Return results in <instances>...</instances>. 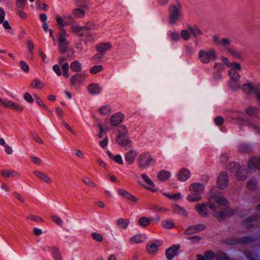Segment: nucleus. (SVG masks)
I'll return each instance as SVG.
<instances>
[{"label": "nucleus", "instance_id": "nucleus-1", "mask_svg": "<svg viewBox=\"0 0 260 260\" xmlns=\"http://www.w3.org/2000/svg\"><path fill=\"white\" fill-rule=\"evenodd\" d=\"M217 187H213L210 191V195L208 197V203L198 204L195 209L197 212L202 216H206L209 213V208L213 212V215L219 221L223 220L225 217L230 216L234 214V211L228 207V200L217 193Z\"/></svg>", "mask_w": 260, "mask_h": 260}, {"label": "nucleus", "instance_id": "nucleus-2", "mask_svg": "<svg viewBox=\"0 0 260 260\" xmlns=\"http://www.w3.org/2000/svg\"><path fill=\"white\" fill-rule=\"evenodd\" d=\"M222 62L229 68H230L228 72L230 80L229 82V86L233 90L238 89L240 87L239 80L240 76L238 71L241 70L240 64L239 63L229 62L228 59L226 57H221Z\"/></svg>", "mask_w": 260, "mask_h": 260}, {"label": "nucleus", "instance_id": "nucleus-3", "mask_svg": "<svg viewBox=\"0 0 260 260\" xmlns=\"http://www.w3.org/2000/svg\"><path fill=\"white\" fill-rule=\"evenodd\" d=\"M116 143L119 146L127 149L132 147V141L129 136L128 128L121 125L118 128V133L115 139Z\"/></svg>", "mask_w": 260, "mask_h": 260}, {"label": "nucleus", "instance_id": "nucleus-4", "mask_svg": "<svg viewBox=\"0 0 260 260\" xmlns=\"http://www.w3.org/2000/svg\"><path fill=\"white\" fill-rule=\"evenodd\" d=\"M205 186L199 183H193L189 186V194L186 196V200L191 202L200 201L201 194L203 192Z\"/></svg>", "mask_w": 260, "mask_h": 260}, {"label": "nucleus", "instance_id": "nucleus-5", "mask_svg": "<svg viewBox=\"0 0 260 260\" xmlns=\"http://www.w3.org/2000/svg\"><path fill=\"white\" fill-rule=\"evenodd\" d=\"M155 163V160L149 152H142L138 156V165L140 168L146 169Z\"/></svg>", "mask_w": 260, "mask_h": 260}, {"label": "nucleus", "instance_id": "nucleus-6", "mask_svg": "<svg viewBox=\"0 0 260 260\" xmlns=\"http://www.w3.org/2000/svg\"><path fill=\"white\" fill-rule=\"evenodd\" d=\"M182 17V12L180 5H171L169 9V21L171 24H175Z\"/></svg>", "mask_w": 260, "mask_h": 260}, {"label": "nucleus", "instance_id": "nucleus-7", "mask_svg": "<svg viewBox=\"0 0 260 260\" xmlns=\"http://www.w3.org/2000/svg\"><path fill=\"white\" fill-rule=\"evenodd\" d=\"M199 58L203 63H208L212 60L216 58V54L214 50H201L199 52Z\"/></svg>", "mask_w": 260, "mask_h": 260}, {"label": "nucleus", "instance_id": "nucleus-8", "mask_svg": "<svg viewBox=\"0 0 260 260\" xmlns=\"http://www.w3.org/2000/svg\"><path fill=\"white\" fill-rule=\"evenodd\" d=\"M41 249L45 252H49L54 260H62V256L57 247L44 244L41 246Z\"/></svg>", "mask_w": 260, "mask_h": 260}, {"label": "nucleus", "instance_id": "nucleus-9", "mask_svg": "<svg viewBox=\"0 0 260 260\" xmlns=\"http://www.w3.org/2000/svg\"><path fill=\"white\" fill-rule=\"evenodd\" d=\"M94 28V24L92 22H89L83 26H80L78 24H74L71 27V31L79 36H83L84 35V31L85 30L92 29Z\"/></svg>", "mask_w": 260, "mask_h": 260}, {"label": "nucleus", "instance_id": "nucleus-10", "mask_svg": "<svg viewBox=\"0 0 260 260\" xmlns=\"http://www.w3.org/2000/svg\"><path fill=\"white\" fill-rule=\"evenodd\" d=\"M230 169L233 173H235L237 177L239 180H243L246 178L244 170L241 168L240 165L238 163L232 162L230 164Z\"/></svg>", "mask_w": 260, "mask_h": 260}, {"label": "nucleus", "instance_id": "nucleus-11", "mask_svg": "<svg viewBox=\"0 0 260 260\" xmlns=\"http://www.w3.org/2000/svg\"><path fill=\"white\" fill-rule=\"evenodd\" d=\"M87 76L84 72L75 74L70 78V83L73 86H80L83 84Z\"/></svg>", "mask_w": 260, "mask_h": 260}, {"label": "nucleus", "instance_id": "nucleus-12", "mask_svg": "<svg viewBox=\"0 0 260 260\" xmlns=\"http://www.w3.org/2000/svg\"><path fill=\"white\" fill-rule=\"evenodd\" d=\"M217 184L218 188L220 189H225L229 184V176L225 172H221L219 173L217 179Z\"/></svg>", "mask_w": 260, "mask_h": 260}, {"label": "nucleus", "instance_id": "nucleus-13", "mask_svg": "<svg viewBox=\"0 0 260 260\" xmlns=\"http://www.w3.org/2000/svg\"><path fill=\"white\" fill-rule=\"evenodd\" d=\"M125 116L121 112H116L112 115L109 119L110 126H115L120 124L124 120Z\"/></svg>", "mask_w": 260, "mask_h": 260}, {"label": "nucleus", "instance_id": "nucleus-14", "mask_svg": "<svg viewBox=\"0 0 260 260\" xmlns=\"http://www.w3.org/2000/svg\"><path fill=\"white\" fill-rule=\"evenodd\" d=\"M161 245V242L158 240L149 242L146 246V250L149 254L154 255L158 250V248Z\"/></svg>", "mask_w": 260, "mask_h": 260}, {"label": "nucleus", "instance_id": "nucleus-15", "mask_svg": "<svg viewBox=\"0 0 260 260\" xmlns=\"http://www.w3.org/2000/svg\"><path fill=\"white\" fill-rule=\"evenodd\" d=\"M190 176L191 172L190 170L186 168L181 169L177 174V179L181 182L187 180Z\"/></svg>", "mask_w": 260, "mask_h": 260}, {"label": "nucleus", "instance_id": "nucleus-16", "mask_svg": "<svg viewBox=\"0 0 260 260\" xmlns=\"http://www.w3.org/2000/svg\"><path fill=\"white\" fill-rule=\"evenodd\" d=\"M213 41L216 45L223 46L226 48H228L231 43L230 39L221 37L218 35H214L213 36Z\"/></svg>", "mask_w": 260, "mask_h": 260}, {"label": "nucleus", "instance_id": "nucleus-17", "mask_svg": "<svg viewBox=\"0 0 260 260\" xmlns=\"http://www.w3.org/2000/svg\"><path fill=\"white\" fill-rule=\"evenodd\" d=\"M147 239V236L144 234H139L131 237L128 242L131 244H140L144 242Z\"/></svg>", "mask_w": 260, "mask_h": 260}, {"label": "nucleus", "instance_id": "nucleus-18", "mask_svg": "<svg viewBox=\"0 0 260 260\" xmlns=\"http://www.w3.org/2000/svg\"><path fill=\"white\" fill-rule=\"evenodd\" d=\"M242 90L246 93H256L257 99L260 102V92L257 91L256 87H253L250 84L247 83L242 86Z\"/></svg>", "mask_w": 260, "mask_h": 260}, {"label": "nucleus", "instance_id": "nucleus-19", "mask_svg": "<svg viewBox=\"0 0 260 260\" xmlns=\"http://www.w3.org/2000/svg\"><path fill=\"white\" fill-rule=\"evenodd\" d=\"M141 177L147 185L146 188L153 192H156L157 189L155 187V184L153 181L145 174H142Z\"/></svg>", "mask_w": 260, "mask_h": 260}, {"label": "nucleus", "instance_id": "nucleus-20", "mask_svg": "<svg viewBox=\"0 0 260 260\" xmlns=\"http://www.w3.org/2000/svg\"><path fill=\"white\" fill-rule=\"evenodd\" d=\"M87 90L92 95H98L102 92V87L98 83H92L88 85Z\"/></svg>", "mask_w": 260, "mask_h": 260}, {"label": "nucleus", "instance_id": "nucleus-21", "mask_svg": "<svg viewBox=\"0 0 260 260\" xmlns=\"http://www.w3.org/2000/svg\"><path fill=\"white\" fill-rule=\"evenodd\" d=\"M117 191L119 195L132 201V202L136 203L139 200L137 197L132 195L129 192L122 188H118Z\"/></svg>", "mask_w": 260, "mask_h": 260}, {"label": "nucleus", "instance_id": "nucleus-22", "mask_svg": "<svg viewBox=\"0 0 260 260\" xmlns=\"http://www.w3.org/2000/svg\"><path fill=\"white\" fill-rule=\"evenodd\" d=\"M137 155L138 152L136 150L131 149L128 150L124 155L125 161L129 165L133 164Z\"/></svg>", "mask_w": 260, "mask_h": 260}, {"label": "nucleus", "instance_id": "nucleus-23", "mask_svg": "<svg viewBox=\"0 0 260 260\" xmlns=\"http://www.w3.org/2000/svg\"><path fill=\"white\" fill-rule=\"evenodd\" d=\"M179 248V245H172L168 248L166 252L167 258L169 260H172L174 256L177 255L178 250Z\"/></svg>", "mask_w": 260, "mask_h": 260}, {"label": "nucleus", "instance_id": "nucleus-24", "mask_svg": "<svg viewBox=\"0 0 260 260\" xmlns=\"http://www.w3.org/2000/svg\"><path fill=\"white\" fill-rule=\"evenodd\" d=\"M205 225L202 224H199L195 225L190 226L185 231V233L186 235L194 234L200 231H203L205 229Z\"/></svg>", "mask_w": 260, "mask_h": 260}, {"label": "nucleus", "instance_id": "nucleus-25", "mask_svg": "<svg viewBox=\"0 0 260 260\" xmlns=\"http://www.w3.org/2000/svg\"><path fill=\"white\" fill-rule=\"evenodd\" d=\"M171 173L167 170H161L157 174V179L161 181H166L171 177Z\"/></svg>", "mask_w": 260, "mask_h": 260}, {"label": "nucleus", "instance_id": "nucleus-26", "mask_svg": "<svg viewBox=\"0 0 260 260\" xmlns=\"http://www.w3.org/2000/svg\"><path fill=\"white\" fill-rule=\"evenodd\" d=\"M112 108L110 105H104L99 108L97 111L101 116H106L112 112Z\"/></svg>", "mask_w": 260, "mask_h": 260}, {"label": "nucleus", "instance_id": "nucleus-27", "mask_svg": "<svg viewBox=\"0 0 260 260\" xmlns=\"http://www.w3.org/2000/svg\"><path fill=\"white\" fill-rule=\"evenodd\" d=\"M33 173L37 177L43 181L44 182L48 184L51 183V179L47 174L39 171H34Z\"/></svg>", "mask_w": 260, "mask_h": 260}, {"label": "nucleus", "instance_id": "nucleus-28", "mask_svg": "<svg viewBox=\"0 0 260 260\" xmlns=\"http://www.w3.org/2000/svg\"><path fill=\"white\" fill-rule=\"evenodd\" d=\"M4 106L10 108L19 112H21L23 111V108L20 105L15 104L11 101L5 100Z\"/></svg>", "mask_w": 260, "mask_h": 260}, {"label": "nucleus", "instance_id": "nucleus-29", "mask_svg": "<svg viewBox=\"0 0 260 260\" xmlns=\"http://www.w3.org/2000/svg\"><path fill=\"white\" fill-rule=\"evenodd\" d=\"M111 47V44L109 42H104L97 45L96 50L100 53H105L110 50Z\"/></svg>", "mask_w": 260, "mask_h": 260}, {"label": "nucleus", "instance_id": "nucleus-30", "mask_svg": "<svg viewBox=\"0 0 260 260\" xmlns=\"http://www.w3.org/2000/svg\"><path fill=\"white\" fill-rule=\"evenodd\" d=\"M107 154L108 156V157L113 160L115 162L117 163L119 165H123V161L122 159V157L121 155L120 154H116L115 155H114L111 151L109 150H108L107 151Z\"/></svg>", "mask_w": 260, "mask_h": 260}, {"label": "nucleus", "instance_id": "nucleus-31", "mask_svg": "<svg viewBox=\"0 0 260 260\" xmlns=\"http://www.w3.org/2000/svg\"><path fill=\"white\" fill-rule=\"evenodd\" d=\"M98 127L99 128L100 133L98 136L99 138H102L104 136V134L106 133V131H109L112 129V127L106 124L105 123H104L103 125L101 124H99Z\"/></svg>", "mask_w": 260, "mask_h": 260}, {"label": "nucleus", "instance_id": "nucleus-32", "mask_svg": "<svg viewBox=\"0 0 260 260\" xmlns=\"http://www.w3.org/2000/svg\"><path fill=\"white\" fill-rule=\"evenodd\" d=\"M68 17L70 18L71 17L64 15L63 16V18H62L60 15L58 14L56 15L55 19L58 26L59 27L62 28L65 26L66 25H67L68 23L66 22L64 19H67Z\"/></svg>", "mask_w": 260, "mask_h": 260}, {"label": "nucleus", "instance_id": "nucleus-33", "mask_svg": "<svg viewBox=\"0 0 260 260\" xmlns=\"http://www.w3.org/2000/svg\"><path fill=\"white\" fill-rule=\"evenodd\" d=\"M2 175L5 178H8L10 177L14 178H19L20 177L19 174L16 171L3 170L2 171Z\"/></svg>", "mask_w": 260, "mask_h": 260}, {"label": "nucleus", "instance_id": "nucleus-34", "mask_svg": "<svg viewBox=\"0 0 260 260\" xmlns=\"http://www.w3.org/2000/svg\"><path fill=\"white\" fill-rule=\"evenodd\" d=\"M6 13L2 8L0 7V23L3 22V26L6 29H10L11 27L8 21H4Z\"/></svg>", "mask_w": 260, "mask_h": 260}, {"label": "nucleus", "instance_id": "nucleus-35", "mask_svg": "<svg viewBox=\"0 0 260 260\" xmlns=\"http://www.w3.org/2000/svg\"><path fill=\"white\" fill-rule=\"evenodd\" d=\"M116 223L119 228L126 229L129 224V220L128 218H121L116 221Z\"/></svg>", "mask_w": 260, "mask_h": 260}, {"label": "nucleus", "instance_id": "nucleus-36", "mask_svg": "<svg viewBox=\"0 0 260 260\" xmlns=\"http://www.w3.org/2000/svg\"><path fill=\"white\" fill-rule=\"evenodd\" d=\"M84 8H77L74 9L72 10V15L75 17L78 18H83L85 15V11Z\"/></svg>", "mask_w": 260, "mask_h": 260}, {"label": "nucleus", "instance_id": "nucleus-37", "mask_svg": "<svg viewBox=\"0 0 260 260\" xmlns=\"http://www.w3.org/2000/svg\"><path fill=\"white\" fill-rule=\"evenodd\" d=\"M70 68L74 72H80L82 70V65L79 61L75 60L70 64Z\"/></svg>", "mask_w": 260, "mask_h": 260}, {"label": "nucleus", "instance_id": "nucleus-38", "mask_svg": "<svg viewBox=\"0 0 260 260\" xmlns=\"http://www.w3.org/2000/svg\"><path fill=\"white\" fill-rule=\"evenodd\" d=\"M32 88L41 89L44 86V83L38 79H34L30 84Z\"/></svg>", "mask_w": 260, "mask_h": 260}, {"label": "nucleus", "instance_id": "nucleus-39", "mask_svg": "<svg viewBox=\"0 0 260 260\" xmlns=\"http://www.w3.org/2000/svg\"><path fill=\"white\" fill-rule=\"evenodd\" d=\"M172 210L174 213L180 214L182 216H186L187 214V212L183 208L177 205H174Z\"/></svg>", "mask_w": 260, "mask_h": 260}, {"label": "nucleus", "instance_id": "nucleus-40", "mask_svg": "<svg viewBox=\"0 0 260 260\" xmlns=\"http://www.w3.org/2000/svg\"><path fill=\"white\" fill-rule=\"evenodd\" d=\"M191 35V31L189 29V25L186 29H182L180 32L181 37L184 40H188L189 39Z\"/></svg>", "mask_w": 260, "mask_h": 260}, {"label": "nucleus", "instance_id": "nucleus-41", "mask_svg": "<svg viewBox=\"0 0 260 260\" xmlns=\"http://www.w3.org/2000/svg\"><path fill=\"white\" fill-rule=\"evenodd\" d=\"M151 220L147 217H141L138 220V224L143 227H146L150 225Z\"/></svg>", "mask_w": 260, "mask_h": 260}, {"label": "nucleus", "instance_id": "nucleus-42", "mask_svg": "<svg viewBox=\"0 0 260 260\" xmlns=\"http://www.w3.org/2000/svg\"><path fill=\"white\" fill-rule=\"evenodd\" d=\"M189 29L191 31V34L194 37H198L199 36L201 35L202 34V31L199 28V27L196 25H189Z\"/></svg>", "mask_w": 260, "mask_h": 260}, {"label": "nucleus", "instance_id": "nucleus-43", "mask_svg": "<svg viewBox=\"0 0 260 260\" xmlns=\"http://www.w3.org/2000/svg\"><path fill=\"white\" fill-rule=\"evenodd\" d=\"M163 194L170 200L176 201L181 199L180 193H176L173 194H170L167 193H163Z\"/></svg>", "mask_w": 260, "mask_h": 260}, {"label": "nucleus", "instance_id": "nucleus-44", "mask_svg": "<svg viewBox=\"0 0 260 260\" xmlns=\"http://www.w3.org/2000/svg\"><path fill=\"white\" fill-rule=\"evenodd\" d=\"M161 225L166 229H171L174 227V223L172 220L166 219L161 222Z\"/></svg>", "mask_w": 260, "mask_h": 260}, {"label": "nucleus", "instance_id": "nucleus-45", "mask_svg": "<svg viewBox=\"0 0 260 260\" xmlns=\"http://www.w3.org/2000/svg\"><path fill=\"white\" fill-rule=\"evenodd\" d=\"M62 74L65 78H69L70 76L69 73V66L68 63H64L61 66Z\"/></svg>", "mask_w": 260, "mask_h": 260}, {"label": "nucleus", "instance_id": "nucleus-46", "mask_svg": "<svg viewBox=\"0 0 260 260\" xmlns=\"http://www.w3.org/2000/svg\"><path fill=\"white\" fill-rule=\"evenodd\" d=\"M67 34L64 29H61L58 34V42H67Z\"/></svg>", "mask_w": 260, "mask_h": 260}, {"label": "nucleus", "instance_id": "nucleus-47", "mask_svg": "<svg viewBox=\"0 0 260 260\" xmlns=\"http://www.w3.org/2000/svg\"><path fill=\"white\" fill-rule=\"evenodd\" d=\"M59 42V52L61 53H64L67 49L68 42Z\"/></svg>", "mask_w": 260, "mask_h": 260}, {"label": "nucleus", "instance_id": "nucleus-48", "mask_svg": "<svg viewBox=\"0 0 260 260\" xmlns=\"http://www.w3.org/2000/svg\"><path fill=\"white\" fill-rule=\"evenodd\" d=\"M103 69V66L101 65H95L90 68V73L92 74H95L101 72Z\"/></svg>", "mask_w": 260, "mask_h": 260}, {"label": "nucleus", "instance_id": "nucleus-49", "mask_svg": "<svg viewBox=\"0 0 260 260\" xmlns=\"http://www.w3.org/2000/svg\"><path fill=\"white\" fill-rule=\"evenodd\" d=\"M91 237L97 242H101L103 240V236L99 233L94 232L91 234Z\"/></svg>", "mask_w": 260, "mask_h": 260}, {"label": "nucleus", "instance_id": "nucleus-50", "mask_svg": "<svg viewBox=\"0 0 260 260\" xmlns=\"http://www.w3.org/2000/svg\"><path fill=\"white\" fill-rule=\"evenodd\" d=\"M21 69L25 73H27L29 72V67L28 64L24 61L21 60L19 62Z\"/></svg>", "mask_w": 260, "mask_h": 260}, {"label": "nucleus", "instance_id": "nucleus-51", "mask_svg": "<svg viewBox=\"0 0 260 260\" xmlns=\"http://www.w3.org/2000/svg\"><path fill=\"white\" fill-rule=\"evenodd\" d=\"M246 112L249 116H253L257 114V109L255 107H250L246 109Z\"/></svg>", "mask_w": 260, "mask_h": 260}, {"label": "nucleus", "instance_id": "nucleus-52", "mask_svg": "<svg viewBox=\"0 0 260 260\" xmlns=\"http://www.w3.org/2000/svg\"><path fill=\"white\" fill-rule=\"evenodd\" d=\"M83 182L87 185L91 187H95L96 184L89 178L85 177L82 179Z\"/></svg>", "mask_w": 260, "mask_h": 260}, {"label": "nucleus", "instance_id": "nucleus-53", "mask_svg": "<svg viewBox=\"0 0 260 260\" xmlns=\"http://www.w3.org/2000/svg\"><path fill=\"white\" fill-rule=\"evenodd\" d=\"M36 5L39 10H45L48 8V6L46 4L42 3L40 0H37L36 2Z\"/></svg>", "mask_w": 260, "mask_h": 260}, {"label": "nucleus", "instance_id": "nucleus-54", "mask_svg": "<svg viewBox=\"0 0 260 260\" xmlns=\"http://www.w3.org/2000/svg\"><path fill=\"white\" fill-rule=\"evenodd\" d=\"M216 257L218 260H230L226 254L222 252L216 253Z\"/></svg>", "mask_w": 260, "mask_h": 260}, {"label": "nucleus", "instance_id": "nucleus-55", "mask_svg": "<svg viewBox=\"0 0 260 260\" xmlns=\"http://www.w3.org/2000/svg\"><path fill=\"white\" fill-rule=\"evenodd\" d=\"M51 219L53 221H54L55 223H56L57 225H61L62 224V219L56 216V215H52L51 216Z\"/></svg>", "mask_w": 260, "mask_h": 260}, {"label": "nucleus", "instance_id": "nucleus-56", "mask_svg": "<svg viewBox=\"0 0 260 260\" xmlns=\"http://www.w3.org/2000/svg\"><path fill=\"white\" fill-rule=\"evenodd\" d=\"M256 181L254 179L250 180L248 184H247V187L251 190H252L255 188L256 185Z\"/></svg>", "mask_w": 260, "mask_h": 260}, {"label": "nucleus", "instance_id": "nucleus-57", "mask_svg": "<svg viewBox=\"0 0 260 260\" xmlns=\"http://www.w3.org/2000/svg\"><path fill=\"white\" fill-rule=\"evenodd\" d=\"M35 101L36 103L39 105L40 106L43 107L44 109H45L46 110H48V108L46 107V106L43 104V101L38 96H35Z\"/></svg>", "mask_w": 260, "mask_h": 260}, {"label": "nucleus", "instance_id": "nucleus-58", "mask_svg": "<svg viewBox=\"0 0 260 260\" xmlns=\"http://www.w3.org/2000/svg\"><path fill=\"white\" fill-rule=\"evenodd\" d=\"M180 36H181L177 32H172L170 34L171 38L172 39V40L175 41H177L179 40Z\"/></svg>", "mask_w": 260, "mask_h": 260}, {"label": "nucleus", "instance_id": "nucleus-59", "mask_svg": "<svg viewBox=\"0 0 260 260\" xmlns=\"http://www.w3.org/2000/svg\"><path fill=\"white\" fill-rule=\"evenodd\" d=\"M30 159L31 162L37 165H40L42 162V160L40 158L36 156H31Z\"/></svg>", "mask_w": 260, "mask_h": 260}, {"label": "nucleus", "instance_id": "nucleus-60", "mask_svg": "<svg viewBox=\"0 0 260 260\" xmlns=\"http://www.w3.org/2000/svg\"><path fill=\"white\" fill-rule=\"evenodd\" d=\"M28 219H30L33 221L41 222L43 221V219L41 217L33 215H30L27 217Z\"/></svg>", "mask_w": 260, "mask_h": 260}, {"label": "nucleus", "instance_id": "nucleus-61", "mask_svg": "<svg viewBox=\"0 0 260 260\" xmlns=\"http://www.w3.org/2000/svg\"><path fill=\"white\" fill-rule=\"evenodd\" d=\"M108 143V138L107 137H106L104 140L100 142V145L103 149H105L107 146Z\"/></svg>", "mask_w": 260, "mask_h": 260}, {"label": "nucleus", "instance_id": "nucleus-62", "mask_svg": "<svg viewBox=\"0 0 260 260\" xmlns=\"http://www.w3.org/2000/svg\"><path fill=\"white\" fill-rule=\"evenodd\" d=\"M53 70L56 74L58 76H60L61 75V72L60 71V68L58 65L55 64L53 66Z\"/></svg>", "mask_w": 260, "mask_h": 260}, {"label": "nucleus", "instance_id": "nucleus-63", "mask_svg": "<svg viewBox=\"0 0 260 260\" xmlns=\"http://www.w3.org/2000/svg\"><path fill=\"white\" fill-rule=\"evenodd\" d=\"M214 253L211 251H207L205 253V256L209 259H212L215 256Z\"/></svg>", "mask_w": 260, "mask_h": 260}, {"label": "nucleus", "instance_id": "nucleus-64", "mask_svg": "<svg viewBox=\"0 0 260 260\" xmlns=\"http://www.w3.org/2000/svg\"><path fill=\"white\" fill-rule=\"evenodd\" d=\"M24 99L28 102L31 103L34 101L32 96L29 93H25L24 95Z\"/></svg>", "mask_w": 260, "mask_h": 260}]
</instances>
